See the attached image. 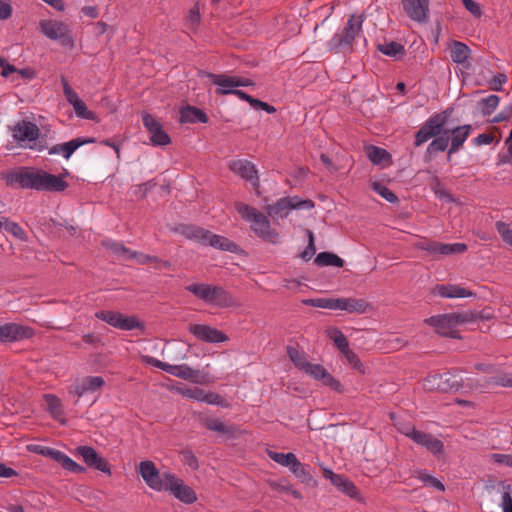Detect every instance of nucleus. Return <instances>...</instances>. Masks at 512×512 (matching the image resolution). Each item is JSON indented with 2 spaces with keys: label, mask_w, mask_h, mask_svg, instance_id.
Returning <instances> with one entry per match:
<instances>
[{
  "label": "nucleus",
  "mask_w": 512,
  "mask_h": 512,
  "mask_svg": "<svg viewBox=\"0 0 512 512\" xmlns=\"http://www.w3.org/2000/svg\"><path fill=\"white\" fill-rule=\"evenodd\" d=\"M476 320V315L469 311L452 312L431 316L424 320V322L433 327L435 332L444 337L460 339L458 328L466 323H471Z\"/></svg>",
  "instance_id": "nucleus-1"
},
{
  "label": "nucleus",
  "mask_w": 512,
  "mask_h": 512,
  "mask_svg": "<svg viewBox=\"0 0 512 512\" xmlns=\"http://www.w3.org/2000/svg\"><path fill=\"white\" fill-rule=\"evenodd\" d=\"M236 209L244 220L251 223V229L258 237L272 244L280 242L279 233L271 228L268 218L263 213L244 203L237 204Z\"/></svg>",
  "instance_id": "nucleus-2"
},
{
  "label": "nucleus",
  "mask_w": 512,
  "mask_h": 512,
  "mask_svg": "<svg viewBox=\"0 0 512 512\" xmlns=\"http://www.w3.org/2000/svg\"><path fill=\"white\" fill-rule=\"evenodd\" d=\"M361 17L352 15L346 22L345 27L337 31L326 43L327 49L331 52L342 53L344 55L353 52V44L356 37L362 31Z\"/></svg>",
  "instance_id": "nucleus-3"
},
{
  "label": "nucleus",
  "mask_w": 512,
  "mask_h": 512,
  "mask_svg": "<svg viewBox=\"0 0 512 512\" xmlns=\"http://www.w3.org/2000/svg\"><path fill=\"white\" fill-rule=\"evenodd\" d=\"M451 112L452 111L450 109H446L440 113H435L430 116L415 133L414 145L416 147H420L428 140L444 133V127L448 122Z\"/></svg>",
  "instance_id": "nucleus-4"
},
{
  "label": "nucleus",
  "mask_w": 512,
  "mask_h": 512,
  "mask_svg": "<svg viewBox=\"0 0 512 512\" xmlns=\"http://www.w3.org/2000/svg\"><path fill=\"white\" fill-rule=\"evenodd\" d=\"M42 169L32 167H20L5 175V181L9 186H17L23 189L39 191Z\"/></svg>",
  "instance_id": "nucleus-5"
},
{
  "label": "nucleus",
  "mask_w": 512,
  "mask_h": 512,
  "mask_svg": "<svg viewBox=\"0 0 512 512\" xmlns=\"http://www.w3.org/2000/svg\"><path fill=\"white\" fill-rule=\"evenodd\" d=\"M314 207V202L309 199H301L298 196H287L278 199L274 204L268 206V214L273 218H285L294 209L310 210Z\"/></svg>",
  "instance_id": "nucleus-6"
},
{
  "label": "nucleus",
  "mask_w": 512,
  "mask_h": 512,
  "mask_svg": "<svg viewBox=\"0 0 512 512\" xmlns=\"http://www.w3.org/2000/svg\"><path fill=\"white\" fill-rule=\"evenodd\" d=\"M138 474L151 489L167 491V481H170V473H160L156 465L150 460L141 461L137 469Z\"/></svg>",
  "instance_id": "nucleus-7"
},
{
  "label": "nucleus",
  "mask_w": 512,
  "mask_h": 512,
  "mask_svg": "<svg viewBox=\"0 0 512 512\" xmlns=\"http://www.w3.org/2000/svg\"><path fill=\"white\" fill-rule=\"evenodd\" d=\"M40 136L39 127L30 121L18 122L13 128V138L21 147L36 149L41 151L42 146H38L37 140Z\"/></svg>",
  "instance_id": "nucleus-8"
},
{
  "label": "nucleus",
  "mask_w": 512,
  "mask_h": 512,
  "mask_svg": "<svg viewBox=\"0 0 512 512\" xmlns=\"http://www.w3.org/2000/svg\"><path fill=\"white\" fill-rule=\"evenodd\" d=\"M95 317L100 319L114 328L131 331L138 328H143V324L136 316H125L120 312L111 310H100L95 313Z\"/></svg>",
  "instance_id": "nucleus-9"
},
{
  "label": "nucleus",
  "mask_w": 512,
  "mask_h": 512,
  "mask_svg": "<svg viewBox=\"0 0 512 512\" xmlns=\"http://www.w3.org/2000/svg\"><path fill=\"white\" fill-rule=\"evenodd\" d=\"M462 379L452 372L434 373L428 375L423 381V387L429 391L447 392L449 390H458L461 387Z\"/></svg>",
  "instance_id": "nucleus-10"
},
{
  "label": "nucleus",
  "mask_w": 512,
  "mask_h": 512,
  "mask_svg": "<svg viewBox=\"0 0 512 512\" xmlns=\"http://www.w3.org/2000/svg\"><path fill=\"white\" fill-rule=\"evenodd\" d=\"M401 432L417 445L425 447L434 456H438L444 451V444L441 440L431 434L417 430L413 426H407Z\"/></svg>",
  "instance_id": "nucleus-11"
},
{
  "label": "nucleus",
  "mask_w": 512,
  "mask_h": 512,
  "mask_svg": "<svg viewBox=\"0 0 512 512\" xmlns=\"http://www.w3.org/2000/svg\"><path fill=\"white\" fill-rule=\"evenodd\" d=\"M419 250L427 252L431 256H448L453 254H460L467 250V245L464 243H441L438 241L422 239L415 244Z\"/></svg>",
  "instance_id": "nucleus-12"
},
{
  "label": "nucleus",
  "mask_w": 512,
  "mask_h": 512,
  "mask_svg": "<svg viewBox=\"0 0 512 512\" xmlns=\"http://www.w3.org/2000/svg\"><path fill=\"white\" fill-rule=\"evenodd\" d=\"M40 31L51 40H58L63 46H72L73 40L70 36L68 25L56 20H41Z\"/></svg>",
  "instance_id": "nucleus-13"
},
{
  "label": "nucleus",
  "mask_w": 512,
  "mask_h": 512,
  "mask_svg": "<svg viewBox=\"0 0 512 512\" xmlns=\"http://www.w3.org/2000/svg\"><path fill=\"white\" fill-rule=\"evenodd\" d=\"M142 122L150 135V141L153 146H166L171 143L170 136L152 114L144 113L142 115Z\"/></svg>",
  "instance_id": "nucleus-14"
},
{
  "label": "nucleus",
  "mask_w": 512,
  "mask_h": 512,
  "mask_svg": "<svg viewBox=\"0 0 512 512\" xmlns=\"http://www.w3.org/2000/svg\"><path fill=\"white\" fill-rule=\"evenodd\" d=\"M229 168L233 173L250 182L254 189L259 188L258 170L252 162L246 159L233 160L230 162Z\"/></svg>",
  "instance_id": "nucleus-15"
},
{
  "label": "nucleus",
  "mask_w": 512,
  "mask_h": 512,
  "mask_svg": "<svg viewBox=\"0 0 512 512\" xmlns=\"http://www.w3.org/2000/svg\"><path fill=\"white\" fill-rule=\"evenodd\" d=\"M105 380L101 376H87L68 388V393L81 398L87 394H93L102 389Z\"/></svg>",
  "instance_id": "nucleus-16"
},
{
  "label": "nucleus",
  "mask_w": 512,
  "mask_h": 512,
  "mask_svg": "<svg viewBox=\"0 0 512 512\" xmlns=\"http://www.w3.org/2000/svg\"><path fill=\"white\" fill-rule=\"evenodd\" d=\"M429 0H402L406 15L417 23H426L429 20Z\"/></svg>",
  "instance_id": "nucleus-17"
},
{
  "label": "nucleus",
  "mask_w": 512,
  "mask_h": 512,
  "mask_svg": "<svg viewBox=\"0 0 512 512\" xmlns=\"http://www.w3.org/2000/svg\"><path fill=\"white\" fill-rule=\"evenodd\" d=\"M33 336V330L16 323L0 324V342H14Z\"/></svg>",
  "instance_id": "nucleus-18"
},
{
  "label": "nucleus",
  "mask_w": 512,
  "mask_h": 512,
  "mask_svg": "<svg viewBox=\"0 0 512 512\" xmlns=\"http://www.w3.org/2000/svg\"><path fill=\"white\" fill-rule=\"evenodd\" d=\"M77 453L83 458L87 466L92 467L105 474L111 475V468L109 463L101 457L93 447L79 446Z\"/></svg>",
  "instance_id": "nucleus-19"
},
{
  "label": "nucleus",
  "mask_w": 512,
  "mask_h": 512,
  "mask_svg": "<svg viewBox=\"0 0 512 512\" xmlns=\"http://www.w3.org/2000/svg\"><path fill=\"white\" fill-rule=\"evenodd\" d=\"M189 332L198 340L206 343H222L228 340V337L223 332L204 324L190 325Z\"/></svg>",
  "instance_id": "nucleus-20"
},
{
  "label": "nucleus",
  "mask_w": 512,
  "mask_h": 512,
  "mask_svg": "<svg viewBox=\"0 0 512 512\" xmlns=\"http://www.w3.org/2000/svg\"><path fill=\"white\" fill-rule=\"evenodd\" d=\"M170 481L167 484V491L186 504H192L197 500L196 493L192 488L185 485L181 480L177 479L174 475H170Z\"/></svg>",
  "instance_id": "nucleus-21"
},
{
  "label": "nucleus",
  "mask_w": 512,
  "mask_h": 512,
  "mask_svg": "<svg viewBox=\"0 0 512 512\" xmlns=\"http://www.w3.org/2000/svg\"><path fill=\"white\" fill-rule=\"evenodd\" d=\"M92 142H94L93 138L77 137L68 142L56 144L48 148V154H60L64 159L68 160L78 148Z\"/></svg>",
  "instance_id": "nucleus-22"
},
{
  "label": "nucleus",
  "mask_w": 512,
  "mask_h": 512,
  "mask_svg": "<svg viewBox=\"0 0 512 512\" xmlns=\"http://www.w3.org/2000/svg\"><path fill=\"white\" fill-rule=\"evenodd\" d=\"M447 131H448V135L449 134L451 135V142H450V147L448 149V155H447V159H448V161H450L451 156L462 147V145L465 143V141L469 137V135L472 131V126L470 124H465L462 126H457L453 129L447 130Z\"/></svg>",
  "instance_id": "nucleus-23"
},
{
  "label": "nucleus",
  "mask_w": 512,
  "mask_h": 512,
  "mask_svg": "<svg viewBox=\"0 0 512 512\" xmlns=\"http://www.w3.org/2000/svg\"><path fill=\"white\" fill-rule=\"evenodd\" d=\"M304 372L312 376L314 379L322 381L324 385H327L334 390L338 391L341 388L340 382L320 364H312L309 362Z\"/></svg>",
  "instance_id": "nucleus-24"
},
{
  "label": "nucleus",
  "mask_w": 512,
  "mask_h": 512,
  "mask_svg": "<svg viewBox=\"0 0 512 512\" xmlns=\"http://www.w3.org/2000/svg\"><path fill=\"white\" fill-rule=\"evenodd\" d=\"M206 77L217 86L215 91L217 95L233 94L234 90L237 89L236 76L208 72L206 73Z\"/></svg>",
  "instance_id": "nucleus-25"
},
{
  "label": "nucleus",
  "mask_w": 512,
  "mask_h": 512,
  "mask_svg": "<svg viewBox=\"0 0 512 512\" xmlns=\"http://www.w3.org/2000/svg\"><path fill=\"white\" fill-rule=\"evenodd\" d=\"M209 305L216 306L218 308H230L237 306L238 302L232 294L223 287L212 285Z\"/></svg>",
  "instance_id": "nucleus-26"
},
{
  "label": "nucleus",
  "mask_w": 512,
  "mask_h": 512,
  "mask_svg": "<svg viewBox=\"0 0 512 512\" xmlns=\"http://www.w3.org/2000/svg\"><path fill=\"white\" fill-rule=\"evenodd\" d=\"M68 187V183L61 175L50 174L42 170L39 191L62 192Z\"/></svg>",
  "instance_id": "nucleus-27"
},
{
  "label": "nucleus",
  "mask_w": 512,
  "mask_h": 512,
  "mask_svg": "<svg viewBox=\"0 0 512 512\" xmlns=\"http://www.w3.org/2000/svg\"><path fill=\"white\" fill-rule=\"evenodd\" d=\"M368 306V303L364 299L337 298L336 310L362 314L366 312Z\"/></svg>",
  "instance_id": "nucleus-28"
},
{
  "label": "nucleus",
  "mask_w": 512,
  "mask_h": 512,
  "mask_svg": "<svg viewBox=\"0 0 512 512\" xmlns=\"http://www.w3.org/2000/svg\"><path fill=\"white\" fill-rule=\"evenodd\" d=\"M167 373L170 375H173L175 377L184 379V380H190L194 383H201L200 380V372L198 370H194L187 364H179V365H172L170 364Z\"/></svg>",
  "instance_id": "nucleus-29"
},
{
  "label": "nucleus",
  "mask_w": 512,
  "mask_h": 512,
  "mask_svg": "<svg viewBox=\"0 0 512 512\" xmlns=\"http://www.w3.org/2000/svg\"><path fill=\"white\" fill-rule=\"evenodd\" d=\"M200 422L210 431H215L227 436H233L235 433V427L233 425L226 424L218 418L200 416Z\"/></svg>",
  "instance_id": "nucleus-30"
},
{
  "label": "nucleus",
  "mask_w": 512,
  "mask_h": 512,
  "mask_svg": "<svg viewBox=\"0 0 512 512\" xmlns=\"http://www.w3.org/2000/svg\"><path fill=\"white\" fill-rule=\"evenodd\" d=\"M436 292L443 298H467L474 296L472 291L453 284L437 285Z\"/></svg>",
  "instance_id": "nucleus-31"
},
{
  "label": "nucleus",
  "mask_w": 512,
  "mask_h": 512,
  "mask_svg": "<svg viewBox=\"0 0 512 512\" xmlns=\"http://www.w3.org/2000/svg\"><path fill=\"white\" fill-rule=\"evenodd\" d=\"M180 233L187 239L207 245L211 232L196 225H184L180 229Z\"/></svg>",
  "instance_id": "nucleus-32"
},
{
  "label": "nucleus",
  "mask_w": 512,
  "mask_h": 512,
  "mask_svg": "<svg viewBox=\"0 0 512 512\" xmlns=\"http://www.w3.org/2000/svg\"><path fill=\"white\" fill-rule=\"evenodd\" d=\"M49 458L59 463L62 466V468L67 471L77 474L85 471V468L83 466L77 464L72 458H70L68 455H66L60 450L53 448Z\"/></svg>",
  "instance_id": "nucleus-33"
},
{
  "label": "nucleus",
  "mask_w": 512,
  "mask_h": 512,
  "mask_svg": "<svg viewBox=\"0 0 512 512\" xmlns=\"http://www.w3.org/2000/svg\"><path fill=\"white\" fill-rule=\"evenodd\" d=\"M181 123H207L208 116L199 108L194 106H186L180 111Z\"/></svg>",
  "instance_id": "nucleus-34"
},
{
  "label": "nucleus",
  "mask_w": 512,
  "mask_h": 512,
  "mask_svg": "<svg viewBox=\"0 0 512 512\" xmlns=\"http://www.w3.org/2000/svg\"><path fill=\"white\" fill-rule=\"evenodd\" d=\"M471 55V49L463 42L452 41L450 44V57L456 64L464 65Z\"/></svg>",
  "instance_id": "nucleus-35"
},
{
  "label": "nucleus",
  "mask_w": 512,
  "mask_h": 512,
  "mask_svg": "<svg viewBox=\"0 0 512 512\" xmlns=\"http://www.w3.org/2000/svg\"><path fill=\"white\" fill-rule=\"evenodd\" d=\"M44 400L46 403V409L53 417V419L60 421L62 424H64V410L61 400L56 395L53 394H45Z\"/></svg>",
  "instance_id": "nucleus-36"
},
{
  "label": "nucleus",
  "mask_w": 512,
  "mask_h": 512,
  "mask_svg": "<svg viewBox=\"0 0 512 512\" xmlns=\"http://www.w3.org/2000/svg\"><path fill=\"white\" fill-rule=\"evenodd\" d=\"M448 147H450L448 131H444V133L433 138L429 143L425 152V157L431 159L434 154L444 152L449 149Z\"/></svg>",
  "instance_id": "nucleus-37"
},
{
  "label": "nucleus",
  "mask_w": 512,
  "mask_h": 512,
  "mask_svg": "<svg viewBox=\"0 0 512 512\" xmlns=\"http://www.w3.org/2000/svg\"><path fill=\"white\" fill-rule=\"evenodd\" d=\"M289 470L302 483L309 485L314 482L310 467L301 463L297 458L292 462Z\"/></svg>",
  "instance_id": "nucleus-38"
},
{
  "label": "nucleus",
  "mask_w": 512,
  "mask_h": 512,
  "mask_svg": "<svg viewBox=\"0 0 512 512\" xmlns=\"http://www.w3.org/2000/svg\"><path fill=\"white\" fill-rule=\"evenodd\" d=\"M207 245L216 249H220L222 251L229 252H235L238 248L237 244L230 241L228 238L221 235L213 234L212 232L208 239Z\"/></svg>",
  "instance_id": "nucleus-39"
},
{
  "label": "nucleus",
  "mask_w": 512,
  "mask_h": 512,
  "mask_svg": "<svg viewBox=\"0 0 512 512\" xmlns=\"http://www.w3.org/2000/svg\"><path fill=\"white\" fill-rule=\"evenodd\" d=\"M366 155L374 165H380L385 161H389L391 158V155L387 150L374 145L366 147Z\"/></svg>",
  "instance_id": "nucleus-40"
},
{
  "label": "nucleus",
  "mask_w": 512,
  "mask_h": 512,
  "mask_svg": "<svg viewBox=\"0 0 512 512\" xmlns=\"http://www.w3.org/2000/svg\"><path fill=\"white\" fill-rule=\"evenodd\" d=\"M315 264L320 267L334 266L340 268L344 266V260L334 253L320 252L315 258Z\"/></svg>",
  "instance_id": "nucleus-41"
},
{
  "label": "nucleus",
  "mask_w": 512,
  "mask_h": 512,
  "mask_svg": "<svg viewBox=\"0 0 512 512\" xmlns=\"http://www.w3.org/2000/svg\"><path fill=\"white\" fill-rule=\"evenodd\" d=\"M185 289L192 293L195 297L209 304L210 293L212 289L211 284L206 283H193L185 287Z\"/></svg>",
  "instance_id": "nucleus-42"
},
{
  "label": "nucleus",
  "mask_w": 512,
  "mask_h": 512,
  "mask_svg": "<svg viewBox=\"0 0 512 512\" xmlns=\"http://www.w3.org/2000/svg\"><path fill=\"white\" fill-rule=\"evenodd\" d=\"M2 229L20 241H27V233L25 230L18 223L10 221L6 217H2L1 219V230Z\"/></svg>",
  "instance_id": "nucleus-43"
},
{
  "label": "nucleus",
  "mask_w": 512,
  "mask_h": 512,
  "mask_svg": "<svg viewBox=\"0 0 512 512\" xmlns=\"http://www.w3.org/2000/svg\"><path fill=\"white\" fill-rule=\"evenodd\" d=\"M414 475L425 486L432 487V488H434L437 491H444L445 490L444 484L440 480H438L437 478H435L434 476L429 474L427 470H423V469L416 470L414 472Z\"/></svg>",
  "instance_id": "nucleus-44"
},
{
  "label": "nucleus",
  "mask_w": 512,
  "mask_h": 512,
  "mask_svg": "<svg viewBox=\"0 0 512 512\" xmlns=\"http://www.w3.org/2000/svg\"><path fill=\"white\" fill-rule=\"evenodd\" d=\"M175 391L186 399L202 402L204 389L180 384L175 387Z\"/></svg>",
  "instance_id": "nucleus-45"
},
{
  "label": "nucleus",
  "mask_w": 512,
  "mask_h": 512,
  "mask_svg": "<svg viewBox=\"0 0 512 512\" xmlns=\"http://www.w3.org/2000/svg\"><path fill=\"white\" fill-rule=\"evenodd\" d=\"M499 97L497 95H489L478 102L479 109L484 116L491 115L499 104Z\"/></svg>",
  "instance_id": "nucleus-46"
},
{
  "label": "nucleus",
  "mask_w": 512,
  "mask_h": 512,
  "mask_svg": "<svg viewBox=\"0 0 512 512\" xmlns=\"http://www.w3.org/2000/svg\"><path fill=\"white\" fill-rule=\"evenodd\" d=\"M268 456L277 464L288 468L292 465V462L297 458L296 455L292 452L280 453L275 451H268Z\"/></svg>",
  "instance_id": "nucleus-47"
},
{
  "label": "nucleus",
  "mask_w": 512,
  "mask_h": 512,
  "mask_svg": "<svg viewBox=\"0 0 512 512\" xmlns=\"http://www.w3.org/2000/svg\"><path fill=\"white\" fill-rule=\"evenodd\" d=\"M103 245L112 251L114 254L123 257L124 259H129L130 257V250L129 248H126L122 242L114 241V240H104Z\"/></svg>",
  "instance_id": "nucleus-48"
},
{
  "label": "nucleus",
  "mask_w": 512,
  "mask_h": 512,
  "mask_svg": "<svg viewBox=\"0 0 512 512\" xmlns=\"http://www.w3.org/2000/svg\"><path fill=\"white\" fill-rule=\"evenodd\" d=\"M304 304L317 308L336 310L337 298H313L304 300Z\"/></svg>",
  "instance_id": "nucleus-49"
},
{
  "label": "nucleus",
  "mask_w": 512,
  "mask_h": 512,
  "mask_svg": "<svg viewBox=\"0 0 512 512\" xmlns=\"http://www.w3.org/2000/svg\"><path fill=\"white\" fill-rule=\"evenodd\" d=\"M378 50L387 56L396 57L399 54H404V47L402 44L391 41L389 43H383L378 45Z\"/></svg>",
  "instance_id": "nucleus-50"
},
{
  "label": "nucleus",
  "mask_w": 512,
  "mask_h": 512,
  "mask_svg": "<svg viewBox=\"0 0 512 512\" xmlns=\"http://www.w3.org/2000/svg\"><path fill=\"white\" fill-rule=\"evenodd\" d=\"M372 189L379 194L381 197H383L386 201L389 203H397L398 197L394 192H392L390 189H388L384 184L374 181L371 184Z\"/></svg>",
  "instance_id": "nucleus-51"
},
{
  "label": "nucleus",
  "mask_w": 512,
  "mask_h": 512,
  "mask_svg": "<svg viewBox=\"0 0 512 512\" xmlns=\"http://www.w3.org/2000/svg\"><path fill=\"white\" fill-rule=\"evenodd\" d=\"M202 402L209 404V405H216L220 407L227 408L230 406V404L227 402L226 399H224L221 395L211 392V391H205L203 392Z\"/></svg>",
  "instance_id": "nucleus-52"
},
{
  "label": "nucleus",
  "mask_w": 512,
  "mask_h": 512,
  "mask_svg": "<svg viewBox=\"0 0 512 512\" xmlns=\"http://www.w3.org/2000/svg\"><path fill=\"white\" fill-rule=\"evenodd\" d=\"M334 486L339 488L349 497H355L358 494V489L355 484L342 475H340V480L334 483Z\"/></svg>",
  "instance_id": "nucleus-53"
},
{
  "label": "nucleus",
  "mask_w": 512,
  "mask_h": 512,
  "mask_svg": "<svg viewBox=\"0 0 512 512\" xmlns=\"http://www.w3.org/2000/svg\"><path fill=\"white\" fill-rule=\"evenodd\" d=\"M288 356L290 360L295 364L297 368L300 370H305L309 362L306 360L305 356L296 348L288 347L287 349Z\"/></svg>",
  "instance_id": "nucleus-54"
},
{
  "label": "nucleus",
  "mask_w": 512,
  "mask_h": 512,
  "mask_svg": "<svg viewBox=\"0 0 512 512\" xmlns=\"http://www.w3.org/2000/svg\"><path fill=\"white\" fill-rule=\"evenodd\" d=\"M496 229L503 241L512 247V223L498 221L496 223Z\"/></svg>",
  "instance_id": "nucleus-55"
},
{
  "label": "nucleus",
  "mask_w": 512,
  "mask_h": 512,
  "mask_svg": "<svg viewBox=\"0 0 512 512\" xmlns=\"http://www.w3.org/2000/svg\"><path fill=\"white\" fill-rule=\"evenodd\" d=\"M72 106L77 117L86 120L95 119V113L88 110L86 104L82 100L77 103H73Z\"/></svg>",
  "instance_id": "nucleus-56"
},
{
  "label": "nucleus",
  "mask_w": 512,
  "mask_h": 512,
  "mask_svg": "<svg viewBox=\"0 0 512 512\" xmlns=\"http://www.w3.org/2000/svg\"><path fill=\"white\" fill-rule=\"evenodd\" d=\"M61 82L63 86V93L67 102L70 105L79 102L81 99L79 98L78 94L71 88L68 81L64 77H62Z\"/></svg>",
  "instance_id": "nucleus-57"
},
{
  "label": "nucleus",
  "mask_w": 512,
  "mask_h": 512,
  "mask_svg": "<svg viewBox=\"0 0 512 512\" xmlns=\"http://www.w3.org/2000/svg\"><path fill=\"white\" fill-rule=\"evenodd\" d=\"M327 337L331 341H333L337 348L340 347L342 343H344L347 340L343 332L336 327H331L327 329Z\"/></svg>",
  "instance_id": "nucleus-58"
},
{
  "label": "nucleus",
  "mask_w": 512,
  "mask_h": 512,
  "mask_svg": "<svg viewBox=\"0 0 512 512\" xmlns=\"http://www.w3.org/2000/svg\"><path fill=\"white\" fill-rule=\"evenodd\" d=\"M129 259L136 260L139 264H151L161 262L157 257L143 254L137 251H131Z\"/></svg>",
  "instance_id": "nucleus-59"
},
{
  "label": "nucleus",
  "mask_w": 512,
  "mask_h": 512,
  "mask_svg": "<svg viewBox=\"0 0 512 512\" xmlns=\"http://www.w3.org/2000/svg\"><path fill=\"white\" fill-rule=\"evenodd\" d=\"M307 235H308V245L307 247L304 249L303 252H301L300 254V257L304 260V261H308L312 258V256L315 254L316 252V248H315V244H314V235L313 233L310 231V230H307Z\"/></svg>",
  "instance_id": "nucleus-60"
},
{
  "label": "nucleus",
  "mask_w": 512,
  "mask_h": 512,
  "mask_svg": "<svg viewBox=\"0 0 512 512\" xmlns=\"http://www.w3.org/2000/svg\"><path fill=\"white\" fill-rule=\"evenodd\" d=\"M343 357L345 358L346 362L353 369H356V370H358L360 372H364L363 365H362L359 357L357 356V354L353 350L350 349L347 353H345L343 355Z\"/></svg>",
  "instance_id": "nucleus-61"
},
{
  "label": "nucleus",
  "mask_w": 512,
  "mask_h": 512,
  "mask_svg": "<svg viewBox=\"0 0 512 512\" xmlns=\"http://www.w3.org/2000/svg\"><path fill=\"white\" fill-rule=\"evenodd\" d=\"M182 461L190 468L196 470L198 468V460L191 450L181 452Z\"/></svg>",
  "instance_id": "nucleus-62"
},
{
  "label": "nucleus",
  "mask_w": 512,
  "mask_h": 512,
  "mask_svg": "<svg viewBox=\"0 0 512 512\" xmlns=\"http://www.w3.org/2000/svg\"><path fill=\"white\" fill-rule=\"evenodd\" d=\"M462 3L467 11H469L474 17L480 18L482 15V10L479 5L474 0H462Z\"/></svg>",
  "instance_id": "nucleus-63"
},
{
  "label": "nucleus",
  "mask_w": 512,
  "mask_h": 512,
  "mask_svg": "<svg viewBox=\"0 0 512 512\" xmlns=\"http://www.w3.org/2000/svg\"><path fill=\"white\" fill-rule=\"evenodd\" d=\"M492 459L495 463L512 468V455L510 454L495 453L492 455Z\"/></svg>",
  "instance_id": "nucleus-64"
}]
</instances>
